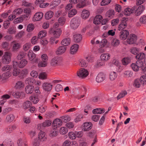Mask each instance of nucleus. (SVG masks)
Masks as SVG:
<instances>
[{"label": "nucleus", "mask_w": 146, "mask_h": 146, "mask_svg": "<svg viewBox=\"0 0 146 146\" xmlns=\"http://www.w3.org/2000/svg\"><path fill=\"white\" fill-rule=\"evenodd\" d=\"M15 117L13 114L10 113L7 116L6 120L7 122L10 123L14 120Z\"/></svg>", "instance_id": "nucleus-24"}, {"label": "nucleus", "mask_w": 146, "mask_h": 146, "mask_svg": "<svg viewBox=\"0 0 146 146\" xmlns=\"http://www.w3.org/2000/svg\"><path fill=\"white\" fill-rule=\"evenodd\" d=\"M58 132L56 129H53V130L51 131L50 134V136L52 137H54L57 135Z\"/></svg>", "instance_id": "nucleus-55"}, {"label": "nucleus", "mask_w": 146, "mask_h": 146, "mask_svg": "<svg viewBox=\"0 0 146 146\" xmlns=\"http://www.w3.org/2000/svg\"><path fill=\"white\" fill-rule=\"evenodd\" d=\"M32 105V102L29 101H26L23 104L22 108L24 110L29 108Z\"/></svg>", "instance_id": "nucleus-21"}, {"label": "nucleus", "mask_w": 146, "mask_h": 146, "mask_svg": "<svg viewBox=\"0 0 146 146\" xmlns=\"http://www.w3.org/2000/svg\"><path fill=\"white\" fill-rule=\"evenodd\" d=\"M0 146H14L13 142L8 140L3 142V143L0 144Z\"/></svg>", "instance_id": "nucleus-29"}, {"label": "nucleus", "mask_w": 146, "mask_h": 146, "mask_svg": "<svg viewBox=\"0 0 146 146\" xmlns=\"http://www.w3.org/2000/svg\"><path fill=\"white\" fill-rule=\"evenodd\" d=\"M52 121L49 120H46L43 123L40 124V127H48L50 125Z\"/></svg>", "instance_id": "nucleus-32"}, {"label": "nucleus", "mask_w": 146, "mask_h": 146, "mask_svg": "<svg viewBox=\"0 0 146 146\" xmlns=\"http://www.w3.org/2000/svg\"><path fill=\"white\" fill-rule=\"evenodd\" d=\"M142 60H138L136 61L135 63L131 64V67L134 71L137 72L139 70L140 67L142 66Z\"/></svg>", "instance_id": "nucleus-3"}, {"label": "nucleus", "mask_w": 146, "mask_h": 146, "mask_svg": "<svg viewBox=\"0 0 146 146\" xmlns=\"http://www.w3.org/2000/svg\"><path fill=\"white\" fill-rule=\"evenodd\" d=\"M105 64L104 62L102 60H99L98 61L97 63L94 65L95 68H98L101 66H104Z\"/></svg>", "instance_id": "nucleus-50"}, {"label": "nucleus", "mask_w": 146, "mask_h": 146, "mask_svg": "<svg viewBox=\"0 0 146 146\" xmlns=\"http://www.w3.org/2000/svg\"><path fill=\"white\" fill-rule=\"evenodd\" d=\"M34 29V27L33 25L31 24H29L27 27V30L28 32L32 31Z\"/></svg>", "instance_id": "nucleus-63"}, {"label": "nucleus", "mask_w": 146, "mask_h": 146, "mask_svg": "<svg viewBox=\"0 0 146 146\" xmlns=\"http://www.w3.org/2000/svg\"><path fill=\"white\" fill-rule=\"evenodd\" d=\"M53 12L51 11H49L46 12L45 14L44 15L45 18L47 20H48L53 17Z\"/></svg>", "instance_id": "nucleus-38"}, {"label": "nucleus", "mask_w": 146, "mask_h": 146, "mask_svg": "<svg viewBox=\"0 0 146 146\" xmlns=\"http://www.w3.org/2000/svg\"><path fill=\"white\" fill-rule=\"evenodd\" d=\"M34 9L33 6L27 7L25 9L24 11L26 14L30 15L31 13V10H33Z\"/></svg>", "instance_id": "nucleus-47"}, {"label": "nucleus", "mask_w": 146, "mask_h": 146, "mask_svg": "<svg viewBox=\"0 0 146 146\" xmlns=\"http://www.w3.org/2000/svg\"><path fill=\"white\" fill-rule=\"evenodd\" d=\"M10 97V96L7 94L2 96L1 98V100L0 102L1 105H3L4 103L6 102L7 100L9 99Z\"/></svg>", "instance_id": "nucleus-22"}, {"label": "nucleus", "mask_w": 146, "mask_h": 146, "mask_svg": "<svg viewBox=\"0 0 146 146\" xmlns=\"http://www.w3.org/2000/svg\"><path fill=\"white\" fill-rule=\"evenodd\" d=\"M26 54V52L23 51H20L17 56V58L18 60H20L25 58Z\"/></svg>", "instance_id": "nucleus-40"}, {"label": "nucleus", "mask_w": 146, "mask_h": 146, "mask_svg": "<svg viewBox=\"0 0 146 146\" xmlns=\"http://www.w3.org/2000/svg\"><path fill=\"white\" fill-rule=\"evenodd\" d=\"M105 74L103 72H100L96 78V80L98 82H100L104 81L105 79Z\"/></svg>", "instance_id": "nucleus-11"}, {"label": "nucleus", "mask_w": 146, "mask_h": 146, "mask_svg": "<svg viewBox=\"0 0 146 146\" xmlns=\"http://www.w3.org/2000/svg\"><path fill=\"white\" fill-rule=\"evenodd\" d=\"M23 11L21 8H18L15 9L13 12V14L16 15H19L21 14Z\"/></svg>", "instance_id": "nucleus-43"}, {"label": "nucleus", "mask_w": 146, "mask_h": 146, "mask_svg": "<svg viewBox=\"0 0 146 146\" xmlns=\"http://www.w3.org/2000/svg\"><path fill=\"white\" fill-rule=\"evenodd\" d=\"M62 31L60 28L56 29L53 32V35L55 38H58L61 33Z\"/></svg>", "instance_id": "nucleus-36"}, {"label": "nucleus", "mask_w": 146, "mask_h": 146, "mask_svg": "<svg viewBox=\"0 0 146 146\" xmlns=\"http://www.w3.org/2000/svg\"><path fill=\"white\" fill-rule=\"evenodd\" d=\"M38 138L39 140L41 141H45L46 139V137L45 135V133L41 131L38 134Z\"/></svg>", "instance_id": "nucleus-19"}, {"label": "nucleus", "mask_w": 146, "mask_h": 146, "mask_svg": "<svg viewBox=\"0 0 146 146\" xmlns=\"http://www.w3.org/2000/svg\"><path fill=\"white\" fill-rule=\"evenodd\" d=\"M135 12V8L133 7L130 8H127L124 10V13L125 15L129 16L130 14Z\"/></svg>", "instance_id": "nucleus-18"}, {"label": "nucleus", "mask_w": 146, "mask_h": 146, "mask_svg": "<svg viewBox=\"0 0 146 146\" xmlns=\"http://www.w3.org/2000/svg\"><path fill=\"white\" fill-rule=\"evenodd\" d=\"M27 61L25 59H23L20 61L18 64V66L20 68H23L27 64Z\"/></svg>", "instance_id": "nucleus-35"}, {"label": "nucleus", "mask_w": 146, "mask_h": 146, "mask_svg": "<svg viewBox=\"0 0 146 146\" xmlns=\"http://www.w3.org/2000/svg\"><path fill=\"white\" fill-rule=\"evenodd\" d=\"M78 48V45L77 44H74L72 45L70 48V53L73 54L76 53Z\"/></svg>", "instance_id": "nucleus-25"}, {"label": "nucleus", "mask_w": 146, "mask_h": 146, "mask_svg": "<svg viewBox=\"0 0 146 146\" xmlns=\"http://www.w3.org/2000/svg\"><path fill=\"white\" fill-rule=\"evenodd\" d=\"M62 121L59 119H56L53 121L52 124V128L56 129L62 125Z\"/></svg>", "instance_id": "nucleus-9"}, {"label": "nucleus", "mask_w": 146, "mask_h": 146, "mask_svg": "<svg viewBox=\"0 0 146 146\" xmlns=\"http://www.w3.org/2000/svg\"><path fill=\"white\" fill-rule=\"evenodd\" d=\"M105 112L104 109H101L100 108H97L94 109L92 111V113L93 114H101Z\"/></svg>", "instance_id": "nucleus-33"}, {"label": "nucleus", "mask_w": 146, "mask_h": 146, "mask_svg": "<svg viewBox=\"0 0 146 146\" xmlns=\"http://www.w3.org/2000/svg\"><path fill=\"white\" fill-rule=\"evenodd\" d=\"M137 39V36L134 34H130L127 40V43L129 44H133L135 43Z\"/></svg>", "instance_id": "nucleus-6"}, {"label": "nucleus", "mask_w": 146, "mask_h": 146, "mask_svg": "<svg viewBox=\"0 0 146 146\" xmlns=\"http://www.w3.org/2000/svg\"><path fill=\"white\" fill-rule=\"evenodd\" d=\"M43 89L46 91H50L51 89L52 85L50 83H44L42 85Z\"/></svg>", "instance_id": "nucleus-17"}, {"label": "nucleus", "mask_w": 146, "mask_h": 146, "mask_svg": "<svg viewBox=\"0 0 146 146\" xmlns=\"http://www.w3.org/2000/svg\"><path fill=\"white\" fill-rule=\"evenodd\" d=\"M103 17L101 15H97L94 19L93 23L95 25H98L100 23Z\"/></svg>", "instance_id": "nucleus-16"}, {"label": "nucleus", "mask_w": 146, "mask_h": 146, "mask_svg": "<svg viewBox=\"0 0 146 146\" xmlns=\"http://www.w3.org/2000/svg\"><path fill=\"white\" fill-rule=\"evenodd\" d=\"M117 74L115 72L111 71L109 74V79L111 81H113L117 78Z\"/></svg>", "instance_id": "nucleus-28"}, {"label": "nucleus", "mask_w": 146, "mask_h": 146, "mask_svg": "<svg viewBox=\"0 0 146 146\" xmlns=\"http://www.w3.org/2000/svg\"><path fill=\"white\" fill-rule=\"evenodd\" d=\"M111 45L114 47L118 46L119 44V40L116 38L113 39L111 42Z\"/></svg>", "instance_id": "nucleus-49"}, {"label": "nucleus", "mask_w": 146, "mask_h": 146, "mask_svg": "<svg viewBox=\"0 0 146 146\" xmlns=\"http://www.w3.org/2000/svg\"><path fill=\"white\" fill-rule=\"evenodd\" d=\"M11 53L9 52L5 53L2 57V62L4 64H8L9 63L11 58Z\"/></svg>", "instance_id": "nucleus-2"}, {"label": "nucleus", "mask_w": 146, "mask_h": 146, "mask_svg": "<svg viewBox=\"0 0 146 146\" xmlns=\"http://www.w3.org/2000/svg\"><path fill=\"white\" fill-rule=\"evenodd\" d=\"M28 56L29 59L31 61H33V63H37L38 59L36 57V54L32 51H29L28 54Z\"/></svg>", "instance_id": "nucleus-5"}, {"label": "nucleus", "mask_w": 146, "mask_h": 146, "mask_svg": "<svg viewBox=\"0 0 146 146\" xmlns=\"http://www.w3.org/2000/svg\"><path fill=\"white\" fill-rule=\"evenodd\" d=\"M127 94V92L125 91H122L120 93L117 97V99L119 100L121 98H122L125 96Z\"/></svg>", "instance_id": "nucleus-59"}, {"label": "nucleus", "mask_w": 146, "mask_h": 146, "mask_svg": "<svg viewBox=\"0 0 146 146\" xmlns=\"http://www.w3.org/2000/svg\"><path fill=\"white\" fill-rule=\"evenodd\" d=\"M127 25V24L125 22H122L119 26V30L120 31L121 29H123L126 27Z\"/></svg>", "instance_id": "nucleus-57"}, {"label": "nucleus", "mask_w": 146, "mask_h": 146, "mask_svg": "<svg viewBox=\"0 0 146 146\" xmlns=\"http://www.w3.org/2000/svg\"><path fill=\"white\" fill-rule=\"evenodd\" d=\"M35 82V81L34 79L32 78H28L25 81V82L26 84L31 85L33 84Z\"/></svg>", "instance_id": "nucleus-39"}, {"label": "nucleus", "mask_w": 146, "mask_h": 146, "mask_svg": "<svg viewBox=\"0 0 146 146\" xmlns=\"http://www.w3.org/2000/svg\"><path fill=\"white\" fill-rule=\"evenodd\" d=\"M140 82L141 84L144 86L146 84V74L144 75L141 76L140 78Z\"/></svg>", "instance_id": "nucleus-46"}, {"label": "nucleus", "mask_w": 146, "mask_h": 146, "mask_svg": "<svg viewBox=\"0 0 146 146\" xmlns=\"http://www.w3.org/2000/svg\"><path fill=\"white\" fill-rule=\"evenodd\" d=\"M129 34V31L126 30H123L119 33V38L122 40H125Z\"/></svg>", "instance_id": "nucleus-8"}, {"label": "nucleus", "mask_w": 146, "mask_h": 146, "mask_svg": "<svg viewBox=\"0 0 146 146\" xmlns=\"http://www.w3.org/2000/svg\"><path fill=\"white\" fill-rule=\"evenodd\" d=\"M89 15L90 13L88 11L83 10L82 13L81 17L83 19H86L89 17Z\"/></svg>", "instance_id": "nucleus-30"}, {"label": "nucleus", "mask_w": 146, "mask_h": 146, "mask_svg": "<svg viewBox=\"0 0 146 146\" xmlns=\"http://www.w3.org/2000/svg\"><path fill=\"white\" fill-rule=\"evenodd\" d=\"M67 47L63 46H61L58 47L56 51V54L58 55H62L66 52Z\"/></svg>", "instance_id": "nucleus-7"}, {"label": "nucleus", "mask_w": 146, "mask_h": 146, "mask_svg": "<svg viewBox=\"0 0 146 146\" xmlns=\"http://www.w3.org/2000/svg\"><path fill=\"white\" fill-rule=\"evenodd\" d=\"M139 49L136 47H133L131 49L130 51L131 52L135 55H137L139 53Z\"/></svg>", "instance_id": "nucleus-51"}, {"label": "nucleus", "mask_w": 146, "mask_h": 146, "mask_svg": "<svg viewBox=\"0 0 146 146\" xmlns=\"http://www.w3.org/2000/svg\"><path fill=\"white\" fill-rule=\"evenodd\" d=\"M20 47V44L18 43H15L13 44V50L17 51Z\"/></svg>", "instance_id": "nucleus-60"}, {"label": "nucleus", "mask_w": 146, "mask_h": 146, "mask_svg": "<svg viewBox=\"0 0 146 146\" xmlns=\"http://www.w3.org/2000/svg\"><path fill=\"white\" fill-rule=\"evenodd\" d=\"M122 63L124 65L128 64L131 62V58L129 57L124 58L122 60Z\"/></svg>", "instance_id": "nucleus-44"}, {"label": "nucleus", "mask_w": 146, "mask_h": 146, "mask_svg": "<svg viewBox=\"0 0 146 146\" xmlns=\"http://www.w3.org/2000/svg\"><path fill=\"white\" fill-rule=\"evenodd\" d=\"M24 95V93L22 92H17L13 94V95L16 98H22Z\"/></svg>", "instance_id": "nucleus-34"}, {"label": "nucleus", "mask_w": 146, "mask_h": 146, "mask_svg": "<svg viewBox=\"0 0 146 146\" xmlns=\"http://www.w3.org/2000/svg\"><path fill=\"white\" fill-rule=\"evenodd\" d=\"M61 61V58L58 57H56L51 60L50 64L51 65L55 66L56 65L60 63Z\"/></svg>", "instance_id": "nucleus-13"}, {"label": "nucleus", "mask_w": 146, "mask_h": 146, "mask_svg": "<svg viewBox=\"0 0 146 146\" xmlns=\"http://www.w3.org/2000/svg\"><path fill=\"white\" fill-rule=\"evenodd\" d=\"M23 21V17H20L17 18L14 20L13 22L15 24H17L22 22Z\"/></svg>", "instance_id": "nucleus-61"}, {"label": "nucleus", "mask_w": 146, "mask_h": 146, "mask_svg": "<svg viewBox=\"0 0 146 146\" xmlns=\"http://www.w3.org/2000/svg\"><path fill=\"white\" fill-rule=\"evenodd\" d=\"M145 57V55L143 53H138L135 56L137 59L139 60H142Z\"/></svg>", "instance_id": "nucleus-45"}, {"label": "nucleus", "mask_w": 146, "mask_h": 146, "mask_svg": "<svg viewBox=\"0 0 146 146\" xmlns=\"http://www.w3.org/2000/svg\"><path fill=\"white\" fill-rule=\"evenodd\" d=\"M79 65L82 67H86L88 65V63L85 60L83 59L80 60Z\"/></svg>", "instance_id": "nucleus-58"}, {"label": "nucleus", "mask_w": 146, "mask_h": 146, "mask_svg": "<svg viewBox=\"0 0 146 146\" xmlns=\"http://www.w3.org/2000/svg\"><path fill=\"white\" fill-rule=\"evenodd\" d=\"M46 34L47 32L45 30L41 31L38 33V38H41L44 37L46 36Z\"/></svg>", "instance_id": "nucleus-48"}, {"label": "nucleus", "mask_w": 146, "mask_h": 146, "mask_svg": "<svg viewBox=\"0 0 146 146\" xmlns=\"http://www.w3.org/2000/svg\"><path fill=\"white\" fill-rule=\"evenodd\" d=\"M31 46V43H27L23 46V49L25 51H27L29 50Z\"/></svg>", "instance_id": "nucleus-62"}, {"label": "nucleus", "mask_w": 146, "mask_h": 146, "mask_svg": "<svg viewBox=\"0 0 146 146\" xmlns=\"http://www.w3.org/2000/svg\"><path fill=\"white\" fill-rule=\"evenodd\" d=\"M110 54L108 53L102 54L100 56V58L102 60L107 61L110 58Z\"/></svg>", "instance_id": "nucleus-27"}, {"label": "nucleus", "mask_w": 146, "mask_h": 146, "mask_svg": "<svg viewBox=\"0 0 146 146\" xmlns=\"http://www.w3.org/2000/svg\"><path fill=\"white\" fill-rule=\"evenodd\" d=\"M34 90V87L32 85H28L26 86L25 88V92L27 94H31Z\"/></svg>", "instance_id": "nucleus-14"}, {"label": "nucleus", "mask_w": 146, "mask_h": 146, "mask_svg": "<svg viewBox=\"0 0 146 146\" xmlns=\"http://www.w3.org/2000/svg\"><path fill=\"white\" fill-rule=\"evenodd\" d=\"M74 40L76 42H80L82 40V36L79 34H76L74 35Z\"/></svg>", "instance_id": "nucleus-37"}, {"label": "nucleus", "mask_w": 146, "mask_h": 146, "mask_svg": "<svg viewBox=\"0 0 146 146\" xmlns=\"http://www.w3.org/2000/svg\"><path fill=\"white\" fill-rule=\"evenodd\" d=\"M80 24V20L78 17L72 18L71 20L70 23L71 27L73 29H77Z\"/></svg>", "instance_id": "nucleus-1"}, {"label": "nucleus", "mask_w": 146, "mask_h": 146, "mask_svg": "<svg viewBox=\"0 0 146 146\" xmlns=\"http://www.w3.org/2000/svg\"><path fill=\"white\" fill-rule=\"evenodd\" d=\"M71 42V40L69 38H67L64 39L61 41V44L63 46H65L69 45Z\"/></svg>", "instance_id": "nucleus-23"}, {"label": "nucleus", "mask_w": 146, "mask_h": 146, "mask_svg": "<svg viewBox=\"0 0 146 146\" xmlns=\"http://www.w3.org/2000/svg\"><path fill=\"white\" fill-rule=\"evenodd\" d=\"M15 63H16V64L17 65V62L15 61L13 62L14 69L13 72V74L14 76H17L20 73V70L17 68L15 67Z\"/></svg>", "instance_id": "nucleus-20"}, {"label": "nucleus", "mask_w": 146, "mask_h": 146, "mask_svg": "<svg viewBox=\"0 0 146 146\" xmlns=\"http://www.w3.org/2000/svg\"><path fill=\"white\" fill-rule=\"evenodd\" d=\"M124 74L126 77H131L133 76V72L131 71L127 70L124 72Z\"/></svg>", "instance_id": "nucleus-54"}, {"label": "nucleus", "mask_w": 146, "mask_h": 146, "mask_svg": "<svg viewBox=\"0 0 146 146\" xmlns=\"http://www.w3.org/2000/svg\"><path fill=\"white\" fill-rule=\"evenodd\" d=\"M58 23L60 25H62L65 23L66 19L64 17H61L58 18Z\"/></svg>", "instance_id": "nucleus-53"}, {"label": "nucleus", "mask_w": 146, "mask_h": 146, "mask_svg": "<svg viewBox=\"0 0 146 146\" xmlns=\"http://www.w3.org/2000/svg\"><path fill=\"white\" fill-rule=\"evenodd\" d=\"M77 11L75 9H72L68 13V17L70 18L72 17L75 15L77 13Z\"/></svg>", "instance_id": "nucleus-41"}, {"label": "nucleus", "mask_w": 146, "mask_h": 146, "mask_svg": "<svg viewBox=\"0 0 146 146\" xmlns=\"http://www.w3.org/2000/svg\"><path fill=\"white\" fill-rule=\"evenodd\" d=\"M43 14L42 12H38L36 13L34 16L33 20L35 21L40 20L43 17Z\"/></svg>", "instance_id": "nucleus-12"}, {"label": "nucleus", "mask_w": 146, "mask_h": 146, "mask_svg": "<svg viewBox=\"0 0 146 146\" xmlns=\"http://www.w3.org/2000/svg\"><path fill=\"white\" fill-rule=\"evenodd\" d=\"M29 99L34 104H37L39 101L38 96L37 95L31 96L30 97Z\"/></svg>", "instance_id": "nucleus-31"}, {"label": "nucleus", "mask_w": 146, "mask_h": 146, "mask_svg": "<svg viewBox=\"0 0 146 146\" xmlns=\"http://www.w3.org/2000/svg\"><path fill=\"white\" fill-rule=\"evenodd\" d=\"M141 84L140 79H136L134 81L133 85L136 88H138L140 87Z\"/></svg>", "instance_id": "nucleus-52"}, {"label": "nucleus", "mask_w": 146, "mask_h": 146, "mask_svg": "<svg viewBox=\"0 0 146 146\" xmlns=\"http://www.w3.org/2000/svg\"><path fill=\"white\" fill-rule=\"evenodd\" d=\"M68 131V129L66 127H61L60 130L59 132L62 134H66Z\"/></svg>", "instance_id": "nucleus-56"}, {"label": "nucleus", "mask_w": 146, "mask_h": 146, "mask_svg": "<svg viewBox=\"0 0 146 146\" xmlns=\"http://www.w3.org/2000/svg\"><path fill=\"white\" fill-rule=\"evenodd\" d=\"M17 126L15 125H13L9 126L7 128L6 131L7 132L9 133H11L13 130L16 129Z\"/></svg>", "instance_id": "nucleus-26"}, {"label": "nucleus", "mask_w": 146, "mask_h": 146, "mask_svg": "<svg viewBox=\"0 0 146 146\" xmlns=\"http://www.w3.org/2000/svg\"><path fill=\"white\" fill-rule=\"evenodd\" d=\"M92 124L90 122L84 123L82 127V130L84 131H87L90 130L92 128Z\"/></svg>", "instance_id": "nucleus-10"}, {"label": "nucleus", "mask_w": 146, "mask_h": 146, "mask_svg": "<svg viewBox=\"0 0 146 146\" xmlns=\"http://www.w3.org/2000/svg\"><path fill=\"white\" fill-rule=\"evenodd\" d=\"M77 74L80 78H84L87 77L88 75V70L83 68H81L80 70L77 72Z\"/></svg>", "instance_id": "nucleus-4"}, {"label": "nucleus", "mask_w": 146, "mask_h": 146, "mask_svg": "<svg viewBox=\"0 0 146 146\" xmlns=\"http://www.w3.org/2000/svg\"><path fill=\"white\" fill-rule=\"evenodd\" d=\"M145 9V7L143 5L139 6L135 11V14L136 16L140 15L143 12Z\"/></svg>", "instance_id": "nucleus-15"}, {"label": "nucleus", "mask_w": 146, "mask_h": 146, "mask_svg": "<svg viewBox=\"0 0 146 146\" xmlns=\"http://www.w3.org/2000/svg\"><path fill=\"white\" fill-rule=\"evenodd\" d=\"M23 83L21 81H18L16 84L15 88L16 89H20L23 87Z\"/></svg>", "instance_id": "nucleus-42"}, {"label": "nucleus", "mask_w": 146, "mask_h": 146, "mask_svg": "<svg viewBox=\"0 0 146 146\" xmlns=\"http://www.w3.org/2000/svg\"><path fill=\"white\" fill-rule=\"evenodd\" d=\"M139 21L141 23L144 24L146 23V16L143 15L139 19Z\"/></svg>", "instance_id": "nucleus-64"}]
</instances>
